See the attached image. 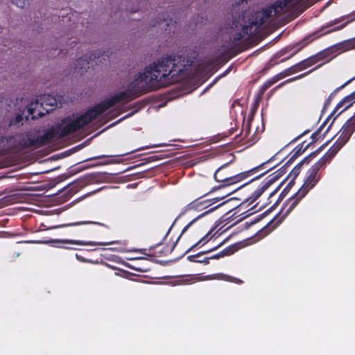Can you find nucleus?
<instances>
[{
    "mask_svg": "<svg viewBox=\"0 0 355 355\" xmlns=\"http://www.w3.org/2000/svg\"><path fill=\"white\" fill-rule=\"evenodd\" d=\"M195 59V56L186 58L180 53L163 56L157 62L146 67L144 72L139 73L134 80V85L128 91L120 92L101 101L76 119H72L71 116L63 118L61 123L56 125L59 127V138L74 134L118 103L129 102L150 90L165 87L182 80L188 73Z\"/></svg>",
    "mask_w": 355,
    "mask_h": 355,
    "instance_id": "obj_1",
    "label": "nucleus"
},
{
    "mask_svg": "<svg viewBox=\"0 0 355 355\" xmlns=\"http://www.w3.org/2000/svg\"><path fill=\"white\" fill-rule=\"evenodd\" d=\"M353 15L354 13H352L348 16H343L338 19H335L334 20L330 21L327 26H322L320 30L306 36L302 40L293 45L286 46L285 49L281 50L270 58L266 65V68L270 69L275 64H278L279 62L277 61V59L279 58L285 53H290L291 54L289 56L282 59L280 61L281 62L291 58L315 38H318L323 35H326L331 32L340 31L344 28L347 24L355 20V17L353 18L351 17Z\"/></svg>",
    "mask_w": 355,
    "mask_h": 355,
    "instance_id": "obj_2",
    "label": "nucleus"
},
{
    "mask_svg": "<svg viewBox=\"0 0 355 355\" xmlns=\"http://www.w3.org/2000/svg\"><path fill=\"white\" fill-rule=\"evenodd\" d=\"M276 155L272 156L267 161L263 162L262 164H259L257 166H255L248 171L240 173L237 175H228L227 174H224L223 173V170L227 166V164H225L223 166H221L220 168L217 169V171L215 172L214 178L215 180L218 182H221L222 184L218 186V187L215 188L217 189H222L223 187H225L227 186H230L234 184H236L250 176L257 173L260 169L264 168V166L267 164L268 163L272 162Z\"/></svg>",
    "mask_w": 355,
    "mask_h": 355,
    "instance_id": "obj_3",
    "label": "nucleus"
},
{
    "mask_svg": "<svg viewBox=\"0 0 355 355\" xmlns=\"http://www.w3.org/2000/svg\"><path fill=\"white\" fill-rule=\"evenodd\" d=\"M216 190L215 188H212L209 191L205 193L203 196L196 198V200H193L190 203H189L185 207V211H191V210H196V211H202L206 208H208L211 205H214L216 202H218L220 200L224 199L226 196L230 195L232 191L227 193L225 195L222 196L216 197L211 199H206L204 200L203 198L208 195L210 193L214 192Z\"/></svg>",
    "mask_w": 355,
    "mask_h": 355,
    "instance_id": "obj_4",
    "label": "nucleus"
},
{
    "mask_svg": "<svg viewBox=\"0 0 355 355\" xmlns=\"http://www.w3.org/2000/svg\"><path fill=\"white\" fill-rule=\"evenodd\" d=\"M228 201H230V200H225V201H223V202L218 204V205L215 206V207H213L210 209H209L208 210L204 211L203 213H202L200 215H199L198 217H196V218H194L193 220H192L190 223H189L182 230L180 235L178 237V239H176L175 241L173 242V243L169 245H166L162 249V250H160L159 252V254L161 255H164V256H166V255H168L172 253V252L173 251L174 248H175L176 245H177V243L178 242L180 238L181 237V236L189 229L193 225V223H195L196 220H197L199 218L214 211L215 209H216L217 208L223 206V205L226 204Z\"/></svg>",
    "mask_w": 355,
    "mask_h": 355,
    "instance_id": "obj_5",
    "label": "nucleus"
},
{
    "mask_svg": "<svg viewBox=\"0 0 355 355\" xmlns=\"http://www.w3.org/2000/svg\"><path fill=\"white\" fill-rule=\"evenodd\" d=\"M306 195V191L303 190L298 191L294 193L291 198L286 200L282 205L281 214L283 217H286L300 203L302 199Z\"/></svg>",
    "mask_w": 355,
    "mask_h": 355,
    "instance_id": "obj_6",
    "label": "nucleus"
},
{
    "mask_svg": "<svg viewBox=\"0 0 355 355\" xmlns=\"http://www.w3.org/2000/svg\"><path fill=\"white\" fill-rule=\"evenodd\" d=\"M14 147L18 150H24L28 148H36L35 139L30 132L17 135L12 137Z\"/></svg>",
    "mask_w": 355,
    "mask_h": 355,
    "instance_id": "obj_7",
    "label": "nucleus"
},
{
    "mask_svg": "<svg viewBox=\"0 0 355 355\" xmlns=\"http://www.w3.org/2000/svg\"><path fill=\"white\" fill-rule=\"evenodd\" d=\"M355 103V91L351 93L350 94L346 96L345 98H343L336 106L331 114L329 115V117H331L334 116L338 110L341 109V110L336 114V116L334 118V120L331 123V124L329 125V127L327 128V130L324 131V132L322 135V138L324 137L325 135L327 133V132L329 130L331 126L332 125L334 121L336 119V118L340 115L343 112L346 110L347 108L351 107L354 103Z\"/></svg>",
    "mask_w": 355,
    "mask_h": 355,
    "instance_id": "obj_8",
    "label": "nucleus"
},
{
    "mask_svg": "<svg viewBox=\"0 0 355 355\" xmlns=\"http://www.w3.org/2000/svg\"><path fill=\"white\" fill-rule=\"evenodd\" d=\"M92 180V175H87L74 180L64 188L65 194H67V197H71Z\"/></svg>",
    "mask_w": 355,
    "mask_h": 355,
    "instance_id": "obj_9",
    "label": "nucleus"
},
{
    "mask_svg": "<svg viewBox=\"0 0 355 355\" xmlns=\"http://www.w3.org/2000/svg\"><path fill=\"white\" fill-rule=\"evenodd\" d=\"M58 129H59V127H57L56 125L52 126L46 130L42 135H38L35 137L36 148H39L48 144L55 136L59 137V132Z\"/></svg>",
    "mask_w": 355,
    "mask_h": 355,
    "instance_id": "obj_10",
    "label": "nucleus"
},
{
    "mask_svg": "<svg viewBox=\"0 0 355 355\" xmlns=\"http://www.w3.org/2000/svg\"><path fill=\"white\" fill-rule=\"evenodd\" d=\"M355 132V113L343 125L340 130V136L344 139V141H348Z\"/></svg>",
    "mask_w": 355,
    "mask_h": 355,
    "instance_id": "obj_11",
    "label": "nucleus"
},
{
    "mask_svg": "<svg viewBox=\"0 0 355 355\" xmlns=\"http://www.w3.org/2000/svg\"><path fill=\"white\" fill-rule=\"evenodd\" d=\"M273 178H266L263 182H261L258 188L252 193L249 198L251 202L257 200L263 193L266 191L273 183Z\"/></svg>",
    "mask_w": 355,
    "mask_h": 355,
    "instance_id": "obj_12",
    "label": "nucleus"
},
{
    "mask_svg": "<svg viewBox=\"0 0 355 355\" xmlns=\"http://www.w3.org/2000/svg\"><path fill=\"white\" fill-rule=\"evenodd\" d=\"M320 180V177L315 172H313L309 170V175L304 184L300 188V190H303L307 193L315 187V185Z\"/></svg>",
    "mask_w": 355,
    "mask_h": 355,
    "instance_id": "obj_13",
    "label": "nucleus"
},
{
    "mask_svg": "<svg viewBox=\"0 0 355 355\" xmlns=\"http://www.w3.org/2000/svg\"><path fill=\"white\" fill-rule=\"evenodd\" d=\"M340 136L338 138L335 144L328 150V151L322 156L329 162L331 159L338 153L341 148L347 142L344 141Z\"/></svg>",
    "mask_w": 355,
    "mask_h": 355,
    "instance_id": "obj_14",
    "label": "nucleus"
},
{
    "mask_svg": "<svg viewBox=\"0 0 355 355\" xmlns=\"http://www.w3.org/2000/svg\"><path fill=\"white\" fill-rule=\"evenodd\" d=\"M99 59L100 55L98 57L94 53H90L89 55L85 54L83 57H81L77 60V64H76V67L82 70L87 71V69H89V63L92 61H95V59Z\"/></svg>",
    "mask_w": 355,
    "mask_h": 355,
    "instance_id": "obj_15",
    "label": "nucleus"
},
{
    "mask_svg": "<svg viewBox=\"0 0 355 355\" xmlns=\"http://www.w3.org/2000/svg\"><path fill=\"white\" fill-rule=\"evenodd\" d=\"M225 241H223V242L220 243L218 245H217L216 246L214 247L213 248L207 250V251H202V252H200L199 253L196 254H194V255H189L187 257V259L189 261H191V262H195V263H204L205 265L208 264L209 263V259L210 258H207V257H205L202 259H198L201 255L204 254H206L207 252H212L214 250H216V249H218V248H220V246H222L224 243H225Z\"/></svg>",
    "mask_w": 355,
    "mask_h": 355,
    "instance_id": "obj_16",
    "label": "nucleus"
},
{
    "mask_svg": "<svg viewBox=\"0 0 355 355\" xmlns=\"http://www.w3.org/2000/svg\"><path fill=\"white\" fill-rule=\"evenodd\" d=\"M57 243H64V244H75V245H105L109 244L110 243H103V242H92V241H88L85 242L80 240H72V239H62V240H58L56 241Z\"/></svg>",
    "mask_w": 355,
    "mask_h": 355,
    "instance_id": "obj_17",
    "label": "nucleus"
},
{
    "mask_svg": "<svg viewBox=\"0 0 355 355\" xmlns=\"http://www.w3.org/2000/svg\"><path fill=\"white\" fill-rule=\"evenodd\" d=\"M305 142L298 144L291 153V157L287 161V164H292L295 159H297L300 155H302L310 146V144H307L304 146Z\"/></svg>",
    "mask_w": 355,
    "mask_h": 355,
    "instance_id": "obj_18",
    "label": "nucleus"
},
{
    "mask_svg": "<svg viewBox=\"0 0 355 355\" xmlns=\"http://www.w3.org/2000/svg\"><path fill=\"white\" fill-rule=\"evenodd\" d=\"M268 19L266 17L264 14H263L259 10L255 12L254 15L252 16V19H250V24L251 26H257V28L261 27L263 25Z\"/></svg>",
    "mask_w": 355,
    "mask_h": 355,
    "instance_id": "obj_19",
    "label": "nucleus"
},
{
    "mask_svg": "<svg viewBox=\"0 0 355 355\" xmlns=\"http://www.w3.org/2000/svg\"><path fill=\"white\" fill-rule=\"evenodd\" d=\"M213 229L210 230L204 236H202L198 242H196L195 244H193L192 246H191L186 252H188L191 250H192L193 249H194L195 248H196L197 246H203L205 245L206 243H207L216 234V232H215L214 234H212V232H213Z\"/></svg>",
    "mask_w": 355,
    "mask_h": 355,
    "instance_id": "obj_20",
    "label": "nucleus"
},
{
    "mask_svg": "<svg viewBox=\"0 0 355 355\" xmlns=\"http://www.w3.org/2000/svg\"><path fill=\"white\" fill-rule=\"evenodd\" d=\"M354 80H355V76L354 77H352V78H350L349 80H348L347 82H345L344 84H343L340 87H337L333 92H331L330 94V95L329 96V97L325 101L322 112H324L327 108V107L329 106L333 97L337 94V92L338 91H340V89H343L345 86H347L348 84H349Z\"/></svg>",
    "mask_w": 355,
    "mask_h": 355,
    "instance_id": "obj_21",
    "label": "nucleus"
},
{
    "mask_svg": "<svg viewBox=\"0 0 355 355\" xmlns=\"http://www.w3.org/2000/svg\"><path fill=\"white\" fill-rule=\"evenodd\" d=\"M24 110H20L19 112L15 113L14 116L10 119L9 122L10 126H20L23 124Z\"/></svg>",
    "mask_w": 355,
    "mask_h": 355,
    "instance_id": "obj_22",
    "label": "nucleus"
},
{
    "mask_svg": "<svg viewBox=\"0 0 355 355\" xmlns=\"http://www.w3.org/2000/svg\"><path fill=\"white\" fill-rule=\"evenodd\" d=\"M315 58L316 56H311L298 63H297V67L298 68V70L300 71H302L304 69H306L310 67H311L312 65L316 64V61H315Z\"/></svg>",
    "mask_w": 355,
    "mask_h": 355,
    "instance_id": "obj_23",
    "label": "nucleus"
},
{
    "mask_svg": "<svg viewBox=\"0 0 355 355\" xmlns=\"http://www.w3.org/2000/svg\"><path fill=\"white\" fill-rule=\"evenodd\" d=\"M329 163L324 157H322L317 162H315L310 168L311 171L318 173L319 171L324 168Z\"/></svg>",
    "mask_w": 355,
    "mask_h": 355,
    "instance_id": "obj_24",
    "label": "nucleus"
},
{
    "mask_svg": "<svg viewBox=\"0 0 355 355\" xmlns=\"http://www.w3.org/2000/svg\"><path fill=\"white\" fill-rule=\"evenodd\" d=\"M278 8L279 7L277 3H275L272 6L262 9L261 10L259 11L264 14V15L268 20L272 16L273 12H275V13L278 12Z\"/></svg>",
    "mask_w": 355,
    "mask_h": 355,
    "instance_id": "obj_25",
    "label": "nucleus"
},
{
    "mask_svg": "<svg viewBox=\"0 0 355 355\" xmlns=\"http://www.w3.org/2000/svg\"><path fill=\"white\" fill-rule=\"evenodd\" d=\"M329 116L325 119V121L323 122V123L320 126V128L315 131L314 132L312 135H311V139H312V141L309 143L310 145L312 144V143H314L316 141H318L321 137L319 136L321 130H322V128H324V126L326 125V123H327V121H329Z\"/></svg>",
    "mask_w": 355,
    "mask_h": 355,
    "instance_id": "obj_26",
    "label": "nucleus"
},
{
    "mask_svg": "<svg viewBox=\"0 0 355 355\" xmlns=\"http://www.w3.org/2000/svg\"><path fill=\"white\" fill-rule=\"evenodd\" d=\"M340 46L343 51H349L355 49V37L341 43Z\"/></svg>",
    "mask_w": 355,
    "mask_h": 355,
    "instance_id": "obj_27",
    "label": "nucleus"
},
{
    "mask_svg": "<svg viewBox=\"0 0 355 355\" xmlns=\"http://www.w3.org/2000/svg\"><path fill=\"white\" fill-rule=\"evenodd\" d=\"M173 20L170 19L169 20L167 18L163 17V18L159 17L156 19L155 22H153L151 26H156L157 25H160L162 23H165V26H169L171 24H173ZM174 23H176V21H174Z\"/></svg>",
    "mask_w": 355,
    "mask_h": 355,
    "instance_id": "obj_28",
    "label": "nucleus"
},
{
    "mask_svg": "<svg viewBox=\"0 0 355 355\" xmlns=\"http://www.w3.org/2000/svg\"><path fill=\"white\" fill-rule=\"evenodd\" d=\"M237 250V247L236 245H230L223 250H221L220 254L222 257H224L225 256H230L234 254Z\"/></svg>",
    "mask_w": 355,
    "mask_h": 355,
    "instance_id": "obj_29",
    "label": "nucleus"
},
{
    "mask_svg": "<svg viewBox=\"0 0 355 355\" xmlns=\"http://www.w3.org/2000/svg\"><path fill=\"white\" fill-rule=\"evenodd\" d=\"M237 250V247L236 245H230L223 250H221L220 254L222 257H224L225 256H230L234 254Z\"/></svg>",
    "mask_w": 355,
    "mask_h": 355,
    "instance_id": "obj_30",
    "label": "nucleus"
},
{
    "mask_svg": "<svg viewBox=\"0 0 355 355\" xmlns=\"http://www.w3.org/2000/svg\"><path fill=\"white\" fill-rule=\"evenodd\" d=\"M291 184V182H290L288 183V184L283 189V191L281 192V193L279 194L277 200L273 203V205H272L271 208L272 207H277L278 205H279V203L282 201V200L284 198V197L286 196L287 193H288V187H290V184Z\"/></svg>",
    "mask_w": 355,
    "mask_h": 355,
    "instance_id": "obj_31",
    "label": "nucleus"
},
{
    "mask_svg": "<svg viewBox=\"0 0 355 355\" xmlns=\"http://www.w3.org/2000/svg\"><path fill=\"white\" fill-rule=\"evenodd\" d=\"M276 80L274 79V78H271L270 79L266 80L261 87L260 88V94H263L265 93V92L272 85L276 83Z\"/></svg>",
    "mask_w": 355,
    "mask_h": 355,
    "instance_id": "obj_32",
    "label": "nucleus"
},
{
    "mask_svg": "<svg viewBox=\"0 0 355 355\" xmlns=\"http://www.w3.org/2000/svg\"><path fill=\"white\" fill-rule=\"evenodd\" d=\"M322 147H320V148H318V150H315L314 152L311 153V154H309L308 156H306V157H304L300 162L298 163V165H302L303 164L306 163V164H309L310 162V161L313 158L315 157L317 154L318 153V152L320 150Z\"/></svg>",
    "mask_w": 355,
    "mask_h": 355,
    "instance_id": "obj_33",
    "label": "nucleus"
},
{
    "mask_svg": "<svg viewBox=\"0 0 355 355\" xmlns=\"http://www.w3.org/2000/svg\"><path fill=\"white\" fill-rule=\"evenodd\" d=\"M330 53L329 50L322 51L313 56H316L315 61L318 62L319 61L327 60L329 56Z\"/></svg>",
    "mask_w": 355,
    "mask_h": 355,
    "instance_id": "obj_34",
    "label": "nucleus"
},
{
    "mask_svg": "<svg viewBox=\"0 0 355 355\" xmlns=\"http://www.w3.org/2000/svg\"><path fill=\"white\" fill-rule=\"evenodd\" d=\"M309 72H306V73H302V74H300V75H299V76H295V77L291 78H290V79H288V80H286V81L282 82V83H280L279 85H278L277 86H276L273 89L275 90V89H278V88H280V87H282L283 85H284L286 83H291V82H293V81H294V80H297V79H300V78H303V77H304L305 76H306V75H307V74H309Z\"/></svg>",
    "mask_w": 355,
    "mask_h": 355,
    "instance_id": "obj_35",
    "label": "nucleus"
},
{
    "mask_svg": "<svg viewBox=\"0 0 355 355\" xmlns=\"http://www.w3.org/2000/svg\"><path fill=\"white\" fill-rule=\"evenodd\" d=\"M11 2L20 8H24L28 4V0H11Z\"/></svg>",
    "mask_w": 355,
    "mask_h": 355,
    "instance_id": "obj_36",
    "label": "nucleus"
},
{
    "mask_svg": "<svg viewBox=\"0 0 355 355\" xmlns=\"http://www.w3.org/2000/svg\"><path fill=\"white\" fill-rule=\"evenodd\" d=\"M301 166V165H298L297 164L290 172L288 176L293 177V179L295 178L300 173Z\"/></svg>",
    "mask_w": 355,
    "mask_h": 355,
    "instance_id": "obj_37",
    "label": "nucleus"
},
{
    "mask_svg": "<svg viewBox=\"0 0 355 355\" xmlns=\"http://www.w3.org/2000/svg\"><path fill=\"white\" fill-rule=\"evenodd\" d=\"M38 105V101L36 100L35 102H31L28 106H27V110L29 114H33L36 106Z\"/></svg>",
    "mask_w": 355,
    "mask_h": 355,
    "instance_id": "obj_38",
    "label": "nucleus"
},
{
    "mask_svg": "<svg viewBox=\"0 0 355 355\" xmlns=\"http://www.w3.org/2000/svg\"><path fill=\"white\" fill-rule=\"evenodd\" d=\"M283 173H282L279 169L276 171L275 172L271 173L268 176V178H275L272 180V183L276 182L279 178H281L283 175Z\"/></svg>",
    "mask_w": 355,
    "mask_h": 355,
    "instance_id": "obj_39",
    "label": "nucleus"
},
{
    "mask_svg": "<svg viewBox=\"0 0 355 355\" xmlns=\"http://www.w3.org/2000/svg\"><path fill=\"white\" fill-rule=\"evenodd\" d=\"M295 1V0H283V1H281V2L277 1V3L279 8L281 10V9H283L284 8L287 7L288 5H290L291 3H293Z\"/></svg>",
    "mask_w": 355,
    "mask_h": 355,
    "instance_id": "obj_40",
    "label": "nucleus"
},
{
    "mask_svg": "<svg viewBox=\"0 0 355 355\" xmlns=\"http://www.w3.org/2000/svg\"><path fill=\"white\" fill-rule=\"evenodd\" d=\"M284 71L287 73V76H289L291 74H293V73L300 71V70H298L297 64H295L291 66V67L285 69Z\"/></svg>",
    "mask_w": 355,
    "mask_h": 355,
    "instance_id": "obj_41",
    "label": "nucleus"
},
{
    "mask_svg": "<svg viewBox=\"0 0 355 355\" xmlns=\"http://www.w3.org/2000/svg\"><path fill=\"white\" fill-rule=\"evenodd\" d=\"M287 76V73L284 71V70L275 76H273L274 79L276 80V82L279 81V80L285 78Z\"/></svg>",
    "mask_w": 355,
    "mask_h": 355,
    "instance_id": "obj_42",
    "label": "nucleus"
},
{
    "mask_svg": "<svg viewBox=\"0 0 355 355\" xmlns=\"http://www.w3.org/2000/svg\"><path fill=\"white\" fill-rule=\"evenodd\" d=\"M112 157V155H98V156L88 158L86 159V161H91V160L101 159V158H104V157Z\"/></svg>",
    "mask_w": 355,
    "mask_h": 355,
    "instance_id": "obj_43",
    "label": "nucleus"
},
{
    "mask_svg": "<svg viewBox=\"0 0 355 355\" xmlns=\"http://www.w3.org/2000/svg\"><path fill=\"white\" fill-rule=\"evenodd\" d=\"M309 130H306L304 132H303L302 134L299 135L297 137H296L295 139H293L291 143H294L297 141L300 138H301L302 136L306 135L308 132H309Z\"/></svg>",
    "mask_w": 355,
    "mask_h": 355,
    "instance_id": "obj_44",
    "label": "nucleus"
},
{
    "mask_svg": "<svg viewBox=\"0 0 355 355\" xmlns=\"http://www.w3.org/2000/svg\"><path fill=\"white\" fill-rule=\"evenodd\" d=\"M291 164H287V162L284 164V165L283 166H282L280 168H279V170L283 173V174L284 175L286 171H287V168L288 167L291 165Z\"/></svg>",
    "mask_w": 355,
    "mask_h": 355,
    "instance_id": "obj_45",
    "label": "nucleus"
},
{
    "mask_svg": "<svg viewBox=\"0 0 355 355\" xmlns=\"http://www.w3.org/2000/svg\"><path fill=\"white\" fill-rule=\"evenodd\" d=\"M280 185H279L275 190H273L269 195V197H268V200H269V203H271L272 202V200L271 198L273 197L274 195H275V193H277V191H278Z\"/></svg>",
    "mask_w": 355,
    "mask_h": 355,
    "instance_id": "obj_46",
    "label": "nucleus"
},
{
    "mask_svg": "<svg viewBox=\"0 0 355 355\" xmlns=\"http://www.w3.org/2000/svg\"><path fill=\"white\" fill-rule=\"evenodd\" d=\"M250 214H246L245 216H243V217H241L240 218H239L235 223H234L232 225H231L230 226H229L228 227H227L225 230H228L230 229L231 227H232L233 225L239 223V222H241V220H243V219H245L247 216H248Z\"/></svg>",
    "mask_w": 355,
    "mask_h": 355,
    "instance_id": "obj_47",
    "label": "nucleus"
},
{
    "mask_svg": "<svg viewBox=\"0 0 355 355\" xmlns=\"http://www.w3.org/2000/svg\"><path fill=\"white\" fill-rule=\"evenodd\" d=\"M73 232L75 233H77V234H83V233H85V229L82 228V227H78V228H76Z\"/></svg>",
    "mask_w": 355,
    "mask_h": 355,
    "instance_id": "obj_48",
    "label": "nucleus"
},
{
    "mask_svg": "<svg viewBox=\"0 0 355 355\" xmlns=\"http://www.w3.org/2000/svg\"><path fill=\"white\" fill-rule=\"evenodd\" d=\"M221 257H222V256L220 254V252H219L212 255L209 258H210V259H220Z\"/></svg>",
    "mask_w": 355,
    "mask_h": 355,
    "instance_id": "obj_49",
    "label": "nucleus"
},
{
    "mask_svg": "<svg viewBox=\"0 0 355 355\" xmlns=\"http://www.w3.org/2000/svg\"><path fill=\"white\" fill-rule=\"evenodd\" d=\"M275 166L273 167H271L269 169L266 170L265 172H263V173L259 175L258 176L255 177L254 178H253L251 181L252 180H257V179H259V178H261V176L264 175L266 173H268L270 170H271L272 168H273Z\"/></svg>",
    "mask_w": 355,
    "mask_h": 355,
    "instance_id": "obj_50",
    "label": "nucleus"
},
{
    "mask_svg": "<svg viewBox=\"0 0 355 355\" xmlns=\"http://www.w3.org/2000/svg\"><path fill=\"white\" fill-rule=\"evenodd\" d=\"M176 220H177V218L173 221V224L171 225V227H169V229L168 230V231H167L166 234H165V236H164V238H163V239H162V240H164V239L167 237V236H168V234L170 233V232H171V229H172L173 226L174 225V224H175V223Z\"/></svg>",
    "mask_w": 355,
    "mask_h": 355,
    "instance_id": "obj_51",
    "label": "nucleus"
},
{
    "mask_svg": "<svg viewBox=\"0 0 355 355\" xmlns=\"http://www.w3.org/2000/svg\"><path fill=\"white\" fill-rule=\"evenodd\" d=\"M231 279H232L231 282H232L234 283H236V284H240L243 283V281H241V279H239L238 278L232 277Z\"/></svg>",
    "mask_w": 355,
    "mask_h": 355,
    "instance_id": "obj_52",
    "label": "nucleus"
},
{
    "mask_svg": "<svg viewBox=\"0 0 355 355\" xmlns=\"http://www.w3.org/2000/svg\"><path fill=\"white\" fill-rule=\"evenodd\" d=\"M87 223H89V222H81V223H74V224H68V225H64L63 226H64V227L71 226V225L79 226L80 225L87 224Z\"/></svg>",
    "mask_w": 355,
    "mask_h": 355,
    "instance_id": "obj_53",
    "label": "nucleus"
},
{
    "mask_svg": "<svg viewBox=\"0 0 355 355\" xmlns=\"http://www.w3.org/2000/svg\"><path fill=\"white\" fill-rule=\"evenodd\" d=\"M245 137H248L250 132V124L248 123L245 130Z\"/></svg>",
    "mask_w": 355,
    "mask_h": 355,
    "instance_id": "obj_54",
    "label": "nucleus"
},
{
    "mask_svg": "<svg viewBox=\"0 0 355 355\" xmlns=\"http://www.w3.org/2000/svg\"><path fill=\"white\" fill-rule=\"evenodd\" d=\"M101 56L103 57V60H105V59H106L105 58H109L108 52H105V51H104V52L101 54Z\"/></svg>",
    "mask_w": 355,
    "mask_h": 355,
    "instance_id": "obj_55",
    "label": "nucleus"
},
{
    "mask_svg": "<svg viewBox=\"0 0 355 355\" xmlns=\"http://www.w3.org/2000/svg\"><path fill=\"white\" fill-rule=\"evenodd\" d=\"M51 101H51L49 103H48L49 105H50L51 106H54L57 104L56 99L52 98Z\"/></svg>",
    "mask_w": 355,
    "mask_h": 355,
    "instance_id": "obj_56",
    "label": "nucleus"
},
{
    "mask_svg": "<svg viewBox=\"0 0 355 355\" xmlns=\"http://www.w3.org/2000/svg\"><path fill=\"white\" fill-rule=\"evenodd\" d=\"M162 242L158 243H157L156 245H153V246L150 247V249H149V250H150L155 249L156 248H157V247H159L160 245H162Z\"/></svg>",
    "mask_w": 355,
    "mask_h": 355,
    "instance_id": "obj_57",
    "label": "nucleus"
},
{
    "mask_svg": "<svg viewBox=\"0 0 355 355\" xmlns=\"http://www.w3.org/2000/svg\"><path fill=\"white\" fill-rule=\"evenodd\" d=\"M76 258L78 259V260H80V261H84V259L78 254H76Z\"/></svg>",
    "mask_w": 355,
    "mask_h": 355,
    "instance_id": "obj_58",
    "label": "nucleus"
},
{
    "mask_svg": "<svg viewBox=\"0 0 355 355\" xmlns=\"http://www.w3.org/2000/svg\"><path fill=\"white\" fill-rule=\"evenodd\" d=\"M241 38H242V34L240 33L239 34V36H238L237 39H238V40H240V39H241Z\"/></svg>",
    "mask_w": 355,
    "mask_h": 355,
    "instance_id": "obj_59",
    "label": "nucleus"
},
{
    "mask_svg": "<svg viewBox=\"0 0 355 355\" xmlns=\"http://www.w3.org/2000/svg\"><path fill=\"white\" fill-rule=\"evenodd\" d=\"M110 163H112V162L109 161V162H105L104 163H102L101 164H110Z\"/></svg>",
    "mask_w": 355,
    "mask_h": 355,
    "instance_id": "obj_60",
    "label": "nucleus"
},
{
    "mask_svg": "<svg viewBox=\"0 0 355 355\" xmlns=\"http://www.w3.org/2000/svg\"><path fill=\"white\" fill-rule=\"evenodd\" d=\"M317 68H319V66H317L316 69H317ZM313 70H314V69H312V70H311V71H309V72L310 73V72L313 71Z\"/></svg>",
    "mask_w": 355,
    "mask_h": 355,
    "instance_id": "obj_61",
    "label": "nucleus"
},
{
    "mask_svg": "<svg viewBox=\"0 0 355 355\" xmlns=\"http://www.w3.org/2000/svg\"><path fill=\"white\" fill-rule=\"evenodd\" d=\"M139 271H143V272H145V271H147V270H138Z\"/></svg>",
    "mask_w": 355,
    "mask_h": 355,
    "instance_id": "obj_62",
    "label": "nucleus"
},
{
    "mask_svg": "<svg viewBox=\"0 0 355 355\" xmlns=\"http://www.w3.org/2000/svg\"><path fill=\"white\" fill-rule=\"evenodd\" d=\"M64 248H67V249H71V248H70V247H67V246H66V247L64 246Z\"/></svg>",
    "mask_w": 355,
    "mask_h": 355,
    "instance_id": "obj_63",
    "label": "nucleus"
},
{
    "mask_svg": "<svg viewBox=\"0 0 355 355\" xmlns=\"http://www.w3.org/2000/svg\"><path fill=\"white\" fill-rule=\"evenodd\" d=\"M39 116H43V114L40 113V114H39Z\"/></svg>",
    "mask_w": 355,
    "mask_h": 355,
    "instance_id": "obj_64",
    "label": "nucleus"
}]
</instances>
